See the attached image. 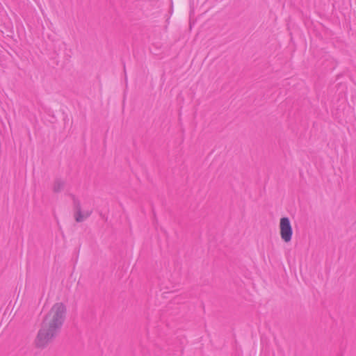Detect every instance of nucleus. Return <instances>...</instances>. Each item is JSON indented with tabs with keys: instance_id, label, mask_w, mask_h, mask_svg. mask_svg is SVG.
I'll use <instances>...</instances> for the list:
<instances>
[{
	"instance_id": "4",
	"label": "nucleus",
	"mask_w": 356,
	"mask_h": 356,
	"mask_svg": "<svg viewBox=\"0 0 356 356\" xmlns=\"http://www.w3.org/2000/svg\"><path fill=\"white\" fill-rule=\"evenodd\" d=\"M76 221H81L83 220V217L81 216L80 213H76Z\"/></svg>"
},
{
	"instance_id": "1",
	"label": "nucleus",
	"mask_w": 356,
	"mask_h": 356,
	"mask_svg": "<svg viewBox=\"0 0 356 356\" xmlns=\"http://www.w3.org/2000/svg\"><path fill=\"white\" fill-rule=\"evenodd\" d=\"M60 329L44 321H41L33 343L38 348H44L57 337Z\"/></svg>"
},
{
	"instance_id": "2",
	"label": "nucleus",
	"mask_w": 356,
	"mask_h": 356,
	"mask_svg": "<svg viewBox=\"0 0 356 356\" xmlns=\"http://www.w3.org/2000/svg\"><path fill=\"white\" fill-rule=\"evenodd\" d=\"M67 308L65 303L57 301L53 303L42 317V321L61 329L66 320Z\"/></svg>"
},
{
	"instance_id": "3",
	"label": "nucleus",
	"mask_w": 356,
	"mask_h": 356,
	"mask_svg": "<svg viewBox=\"0 0 356 356\" xmlns=\"http://www.w3.org/2000/svg\"><path fill=\"white\" fill-rule=\"evenodd\" d=\"M279 229L282 240L286 243H290L293 236V228L289 218L282 217L280 218Z\"/></svg>"
}]
</instances>
